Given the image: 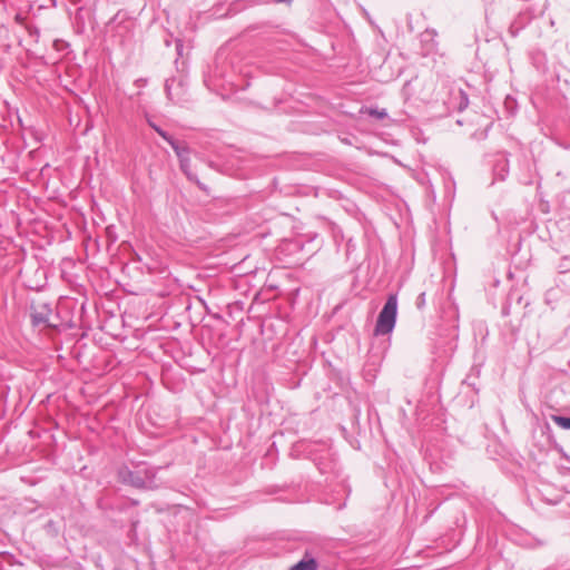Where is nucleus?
<instances>
[{"mask_svg":"<svg viewBox=\"0 0 570 570\" xmlns=\"http://www.w3.org/2000/svg\"><path fill=\"white\" fill-rule=\"evenodd\" d=\"M159 468H144L130 470L122 465L117 471L119 482L136 489L155 490L158 488L156 475Z\"/></svg>","mask_w":570,"mask_h":570,"instance_id":"f257e3e1","label":"nucleus"},{"mask_svg":"<svg viewBox=\"0 0 570 570\" xmlns=\"http://www.w3.org/2000/svg\"><path fill=\"white\" fill-rule=\"evenodd\" d=\"M397 299L395 295H391L387 298L384 307L379 314L377 322L375 325V334L385 335L389 334L394 325L396 318Z\"/></svg>","mask_w":570,"mask_h":570,"instance_id":"f03ea898","label":"nucleus"},{"mask_svg":"<svg viewBox=\"0 0 570 570\" xmlns=\"http://www.w3.org/2000/svg\"><path fill=\"white\" fill-rule=\"evenodd\" d=\"M318 562L317 560L309 553L305 552L304 557L293 564L288 570H317Z\"/></svg>","mask_w":570,"mask_h":570,"instance_id":"7ed1b4c3","label":"nucleus"},{"mask_svg":"<svg viewBox=\"0 0 570 570\" xmlns=\"http://www.w3.org/2000/svg\"><path fill=\"white\" fill-rule=\"evenodd\" d=\"M50 309L45 304H38L32 306V318L35 323H45L48 321Z\"/></svg>","mask_w":570,"mask_h":570,"instance_id":"20e7f679","label":"nucleus"},{"mask_svg":"<svg viewBox=\"0 0 570 570\" xmlns=\"http://www.w3.org/2000/svg\"><path fill=\"white\" fill-rule=\"evenodd\" d=\"M553 491L550 488H547L544 490H540V494L542 497V500L547 502L548 504L556 505L562 500V494L560 492H554L553 494H549L548 492Z\"/></svg>","mask_w":570,"mask_h":570,"instance_id":"39448f33","label":"nucleus"},{"mask_svg":"<svg viewBox=\"0 0 570 570\" xmlns=\"http://www.w3.org/2000/svg\"><path fill=\"white\" fill-rule=\"evenodd\" d=\"M550 419L561 429L570 430V416H563L558 414H551Z\"/></svg>","mask_w":570,"mask_h":570,"instance_id":"423d86ee","label":"nucleus"},{"mask_svg":"<svg viewBox=\"0 0 570 570\" xmlns=\"http://www.w3.org/2000/svg\"><path fill=\"white\" fill-rule=\"evenodd\" d=\"M45 531L48 535L55 538L59 534V531H60V527L58 524V522L53 521V520H49L46 524H45Z\"/></svg>","mask_w":570,"mask_h":570,"instance_id":"0eeeda50","label":"nucleus"},{"mask_svg":"<svg viewBox=\"0 0 570 570\" xmlns=\"http://www.w3.org/2000/svg\"><path fill=\"white\" fill-rule=\"evenodd\" d=\"M361 112L366 114L376 119H384L387 116L385 109L364 108L361 110Z\"/></svg>","mask_w":570,"mask_h":570,"instance_id":"6e6552de","label":"nucleus"},{"mask_svg":"<svg viewBox=\"0 0 570 570\" xmlns=\"http://www.w3.org/2000/svg\"><path fill=\"white\" fill-rule=\"evenodd\" d=\"M155 130H156V131H157V132H158V134H159L164 139H166V140H167V141H168L173 147H174V149L176 150L177 155H178L179 157H181V151H180V149L178 148V146H176V144L174 142V140H171V139L166 135V132H165V131H163L160 128L155 127Z\"/></svg>","mask_w":570,"mask_h":570,"instance_id":"1a4fd4ad","label":"nucleus"},{"mask_svg":"<svg viewBox=\"0 0 570 570\" xmlns=\"http://www.w3.org/2000/svg\"><path fill=\"white\" fill-rule=\"evenodd\" d=\"M460 96L462 98V101L460 102L459 110H463L464 108H466L469 100L463 90H460Z\"/></svg>","mask_w":570,"mask_h":570,"instance_id":"9d476101","label":"nucleus"}]
</instances>
